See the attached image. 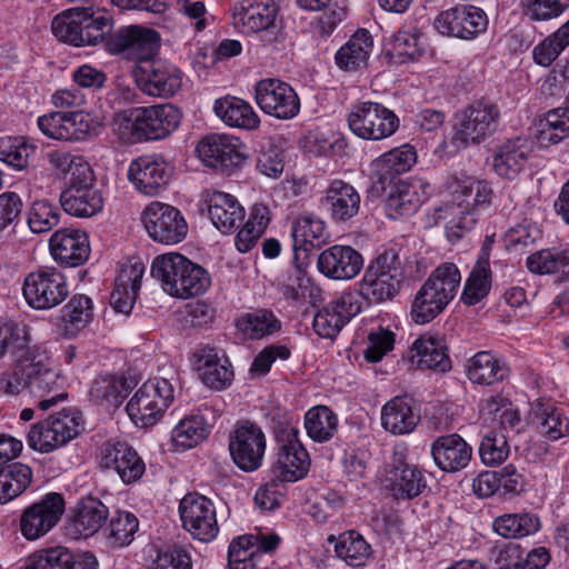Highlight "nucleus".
<instances>
[{
  "mask_svg": "<svg viewBox=\"0 0 569 569\" xmlns=\"http://www.w3.org/2000/svg\"><path fill=\"white\" fill-rule=\"evenodd\" d=\"M180 121L179 109L163 103L117 113L113 124L121 140L136 143L164 139L179 127Z\"/></svg>",
  "mask_w": 569,
  "mask_h": 569,
  "instance_id": "1",
  "label": "nucleus"
},
{
  "mask_svg": "<svg viewBox=\"0 0 569 569\" xmlns=\"http://www.w3.org/2000/svg\"><path fill=\"white\" fill-rule=\"evenodd\" d=\"M151 276L160 282L164 292L179 299L202 295L211 284V278L203 267L177 252L154 258Z\"/></svg>",
  "mask_w": 569,
  "mask_h": 569,
  "instance_id": "2",
  "label": "nucleus"
},
{
  "mask_svg": "<svg viewBox=\"0 0 569 569\" xmlns=\"http://www.w3.org/2000/svg\"><path fill=\"white\" fill-rule=\"evenodd\" d=\"M460 282L461 274L455 263L439 264L416 293L411 305V319L418 325L433 320L456 297Z\"/></svg>",
  "mask_w": 569,
  "mask_h": 569,
  "instance_id": "3",
  "label": "nucleus"
},
{
  "mask_svg": "<svg viewBox=\"0 0 569 569\" xmlns=\"http://www.w3.org/2000/svg\"><path fill=\"white\" fill-rule=\"evenodd\" d=\"M405 270L399 249L387 248L370 261L355 292L369 303L391 300L401 289Z\"/></svg>",
  "mask_w": 569,
  "mask_h": 569,
  "instance_id": "4",
  "label": "nucleus"
},
{
  "mask_svg": "<svg viewBox=\"0 0 569 569\" xmlns=\"http://www.w3.org/2000/svg\"><path fill=\"white\" fill-rule=\"evenodd\" d=\"M278 443L273 476L280 482H295L302 479L310 467V458L299 440V429L291 420L280 422L274 430Z\"/></svg>",
  "mask_w": 569,
  "mask_h": 569,
  "instance_id": "5",
  "label": "nucleus"
},
{
  "mask_svg": "<svg viewBox=\"0 0 569 569\" xmlns=\"http://www.w3.org/2000/svg\"><path fill=\"white\" fill-rule=\"evenodd\" d=\"M174 398L173 385L164 378L146 381L127 403L133 423L144 428L156 425Z\"/></svg>",
  "mask_w": 569,
  "mask_h": 569,
  "instance_id": "6",
  "label": "nucleus"
},
{
  "mask_svg": "<svg viewBox=\"0 0 569 569\" xmlns=\"http://www.w3.org/2000/svg\"><path fill=\"white\" fill-rule=\"evenodd\" d=\"M500 110L489 100H478L457 114L451 143L457 149L480 143L498 128Z\"/></svg>",
  "mask_w": 569,
  "mask_h": 569,
  "instance_id": "7",
  "label": "nucleus"
},
{
  "mask_svg": "<svg viewBox=\"0 0 569 569\" xmlns=\"http://www.w3.org/2000/svg\"><path fill=\"white\" fill-rule=\"evenodd\" d=\"M82 416L76 410H62L31 426L27 441L39 452H51L71 441L82 430Z\"/></svg>",
  "mask_w": 569,
  "mask_h": 569,
  "instance_id": "8",
  "label": "nucleus"
},
{
  "mask_svg": "<svg viewBox=\"0 0 569 569\" xmlns=\"http://www.w3.org/2000/svg\"><path fill=\"white\" fill-rule=\"evenodd\" d=\"M348 127L360 139L379 141L391 137L399 128L397 114L379 102L355 103L348 116Z\"/></svg>",
  "mask_w": 569,
  "mask_h": 569,
  "instance_id": "9",
  "label": "nucleus"
},
{
  "mask_svg": "<svg viewBox=\"0 0 569 569\" xmlns=\"http://www.w3.org/2000/svg\"><path fill=\"white\" fill-rule=\"evenodd\" d=\"M385 490L396 500H411L427 488L420 468L407 462V448L395 446L382 477Z\"/></svg>",
  "mask_w": 569,
  "mask_h": 569,
  "instance_id": "10",
  "label": "nucleus"
},
{
  "mask_svg": "<svg viewBox=\"0 0 569 569\" xmlns=\"http://www.w3.org/2000/svg\"><path fill=\"white\" fill-rule=\"evenodd\" d=\"M22 293L32 309L49 310L66 300L69 286L61 271L52 267H41L26 276Z\"/></svg>",
  "mask_w": 569,
  "mask_h": 569,
  "instance_id": "11",
  "label": "nucleus"
},
{
  "mask_svg": "<svg viewBox=\"0 0 569 569\" xmlns=\"http://www.w3.org/2000/svg\"><path fill=\"white\" fill-rule=\"evenodd\" d=\"M27 388L31 395L40 398L38 407L48 410L58 400L66 398L62 391L66 377L54 367L48 356L32 357L23 365Z\"/></svg>",
  "mask_w": 569,
  "mask_h": 569,
  "instance_id": "12",
  "label": "nucleus"
},
{
  "mask_svg": "<svg viewBox=\"0 0 569 569\" xmlns=\"http://www.w3.org/2000/svg\"><path fill=\"white\" fill-rule=\"evenodd\" d=\"M159 47V33L138 24L120 27L107 39V49L110 53L121 54L137 64L152 59Z\"/></svg>",
  "mask_w": 569,
  "mask_h": 569,
  "instance_id": "13",
  "label": "nucleus"
},
{
  "mask_svg": "<svg viewBox=\"0 0 569 569\" xmlns=\"http://www.w3.org/2000/svg\"><path fill=\"white\" fill-rule=\"evenodd\" d=\"M132 74L141 91L151 97L170 98L182 87V71L170 62L153 58L136 64Z\"/></svg>",
  "mask_w": 569,
  "mask_h": 569,
  "instance_id": "14",
  "label": "nucleus"
},
{
  "mask_svg": "<svg viewBox=\"0 0 569 569\" xmlns=\"http://www.w3.org/2000/svg\"><path fill=\"white\" fill-rule=\"evenodd\" d=\"M183 528L197 540L210 542L219 533L217 510L206 496L189 493L179 505Z\"/></svg>",
  "mask_w": 569,
  "mask_h": 569,
  "instance_id": "15",
  "label": "nucleus"
},
{
  "mask_svg": "<svg viewBox=\"0 0 569 569\" xmlns=\"http://www.w3.org/2000/svg\"><path fill=\"white\" fill-rule=\"evenodd\" d=\"M142 222L148 234L157 242L176 244L188 232V224L182 213L168 203L151 202L142 212Z\"/></svg>",
  "mask_w": 569,
  "mask_h": 569,
  "instance_id": "16",
  "label": "nucleus"
},
{
  "mask_svg": "<svg viewBox=\"0 0 569 569\" xmlns=\"http://www.w3.org/2000/svg\"><path fill=\"white\" fill-rule=\"evenodd\" d=\"M254 98L262 112L280 120H290L300 111L297 92L289 83L279 79L260 80L256 84Z\"/></svg>",
  "mask_w": 569,
  "mask_h": 569,
  "instance_id": "17",
  "label": "nucleus"
},
{
  "mask_svg": "<svg viewBox=\"0 0 569 569\" xmlns=\"http://www.w3.org/2000/svg\"><path fill=\"white\" fill-rule=\"evenodd\" d=\"M433 27L442 36L472 40L487 30L488 18L478 7L459 4L441 11Z\"/></svg>",
  "mask_w": 569,
  "mask_h": 569,
  "instance_id": "18",
  "label": "nucleus"
},
{
  "mask_svg": "<svg viewBox=\"0 0 569 569\" xmlns=\"http://www.w3.org/2000/svg\"><path fill=\"white\" fill-rule=\"evenodd\" d=\"M229 451L233 462L241 470L254 471L262 465L266 436L261 428L252 422L239 423L230 435Z\"/></svg>",
  "mask_w": 569,
  "mask_h": 569,
  "instance_id": "19",
  "label": "nucleus"
},
{
  "mask_svg": "<svg viewBox=\"0 0 569 569\" xmlns=\"http://www.w3.org/2000/svg\"><path fill=\"white\" fill-rule=\"evenodd\" d=\"M99 466L118 475L124 485L136 483L146 472V463L126 441L108 440L100 447Z\"/></svg>",
  "mask_w": 569,
  "mask_h": 569,
  "instance_id": "20",
  "label": "nucleus"
},
{
  "mask_svg": "<svg viewBox=\"0 0 569 569\" xmlns=\"http://www.w3.org/2000/svg\"><path fill=\"white\" fill-rule=\"evenodd\" d=\"M60 203L68 214L79 218L92 217L102 209V196L94 187L92 172L88 167L73 177L70 186L61 192Z\"/></svg>",
  "mask_w": 569,
  "mask_h": 569,
  "instance_id": "21",
  "label": "nucleus"
},
{
  "mask_svg": "<svg viewBox=\"0 0 569 569\" xmlns=\"http://www.w3.org/2000/svg\"><path fill=\"white\" fill-rule=\"evenodd\" d=\"M64 511V499L51 492L24 509L20 517V530L28 540H36L49 532Z\"/></svg>",
  "mask_w": 569,
  "mask_h": 569,
  "instance_id": "22",
  "label": "nucleus"
},
{
  "mask_svg": "<svg viewBox=\"0 0 569 569\" xmlns=\"http://www.w3.org/2000/svg\"><path fill=\"white\" fill-rule=\"evenodd\" d=\"M360 311L359 296L352 291H345L315 315L313 330L321 338L333 339Z\"/></svg>",
  "mask_w": 569,
  "mask_h": 569,
  "instance_id": "23",
  "label": "nucleus"
},
{
  "mask_svg": "<svg viewBox=\"0 0 569 569\" xmlns=\"http://www.w3.org/2000/svg\"><path fill=\"white\" fill-rule=\"evenodd\" d=\"M244 146L238 138L212 133L202 138L196 151L204 164L221 170H232L246 159Z\"/></svg>",
  "mask_w": 569,
  "mask_h": 569,
  "instance_id": "24",
  "label": "nucleus"
},
{
  "mask_svg": "<svg viewBox=\"0 0 569 569\" xmlns=\"http://www.w3.org/2000/svg\"><path fill=\"white\" fill-rule=\"evenodd\" d=\"M40 131L60 141H81L94 130L90 114L83 111L50 112L38 118Z\"/></svg>",
  "mask_w": 569,
  "mask_h": 569,
  "instance_id": "25",
  "label": "nucleus"
},
{
  "mask_svg": "<svg viewBox=\"0 0 569 569\" xmlns=\"http://www.w3.org/2000/svg\"><path fill=\"white\" fill-rule=\"evenodd\" d=\"M317 267L327 278L350 280L362 269L363 259L352 247L336 244L319 254Z\"/></svg>",
  "mask_w": 569,
  "mask_h": 569,
  "instance_id": "26",
  "label": "nucleus"
},
{
  "mask_svg": "<svg viewBox=\"0 0 569 569\" xmlns=\"http://www.w3.org/2000/svg\"><path fill=\"white\" fill-rule=\"evenodd\" d=\"M49 248L56 261L69 267L82 264L90 254L88 234L78 229L57 230L50 238Z\"/></svg>",
  "mask_w": 569,
  "mask_h": 569,
  "instance_id": "27",
  "label": "nucleus"
},
{
  "mask_svg": "<svg viewBox=\"0 0 569 569\" xmlns=\"http://www.w3.org/2000/svg\"><path fill=\"white\" fill-rule=\"evenodd\" d=\"M128 178L141 193L156 196L167 184L169 173L162 158L142 156L130 163Z\"/></svg>",
  "mask_w": 569,
  "mask_h": 569,
  "instance_id": "28",
  "label": "nucleus"
},
{
  "mask_svg": "<svg viewBox=\"0 0 569 569\" xmlns=\"http://www.w3.org/2000/svg\"><path fill=\"white\" fill-rule=\"evenodd\" d=\"M436 466L445 472H457L466 468L472 457L471 446L458 433L438 437L431 445Z\"/></svg>",
  "mask_w": 569,
  "mask_h": 569,
  "instance_id": "29",
  "label": "nucleus"
},
{
  "mask_svg": "<svg viewBox=\"0 0 569 569\" xmlns=\"http://www.w3.org/2000/svg\"><path fill=\"white\" fill-rule=\"evenodd\" d=\"M198 372L202 382L211 389L221 390L231 383L233 371L222 350L201 347L194 352Z\"/></svg>",
  "mask_w": 569,
  "mask_h": 569,
  "instance_id": "30",
  "label": "nucleus"
},
{
  "mask_svg": "<svg viewBox=\"0 0 569 569\" xmlns=\"http://www.w3.org/2000/svg\"><path fill=\"white\" fill-rule=\"evenodd\" d=\"M144 270V264L140 261L121 264L110 296V303L117 312L127 315L132 310Z\"/></svg>",
  "mask_w": 569,
  "mask_h": 569,
  "instance_id": "31",
  "label": "nucleus"
},
{
  "mask_svg": "<svg viewBox=\"0 0 569 569\" xmlns=\"http://www.w3.org/2000/svg\"><path fill=\"white\" fill-rule=\"evenodd\" d=\"M451 200L449 203L482 214L491 206L493 190L488 182L472 177L455 179L450 184Z\"/></svg>",
  "mask_w": 569,
  "mask_h": 569,
  "instance_id": "32",
  "label": "nucleus"
},
{
  "mask_svg": "<svg viewBox=\"0 0 569 569\" xmlns=\"http://www.w3.org/2000/svg\"><path fill=\"white\" fill-rule=\"evenodd\" d=\"M360 202L361 198L356 188L340 179L330 182L322 198V206L336 222H346L356 217Z\"/></svg>",
  "mask_w": 569,
  "mask_h": 569,
  "instance_id": "33",
  "label": "nucleus"
},
{
  "mask_svg": "<svg viewBox=\"0 0 569 569\" xmlns=\"http://www.w3.org/2000/svg\"><path fill=\"white\" fill-rule=\"evenodd\" d=\"M279 7L276 0H239L233 7L234 26L252 32L273 27Z\"/></svg>",
  "mask_w": 569,
  "mask_h": 569,
  "instance_id": "34",
  "label": "nucleus"
},
{
  "mask_svg": "<svg viewBox=\"0 0 569 569\" xmlns=\"http://www.w3.org/2000/svg\"><path fill=\"white\" fill-rule=\"evenodd\" d=\"M204 201L213 226L222 233L234 231L244 219V208L230 193L213 190Z\"/></svg>",
  "mask_w": 569,
  "mask_h": 569,
  "instance_id": "35",
  "label": "nucleus"
},
{
  "mask_svg": "<svg viewBox=\"0 0 569 569\" xmlns=\"http://www.w3.org/2000/svg\"><path fill=\"white\" fill-rule=\"evenodd\" d=\"M108 516V507L100 500L92 497L83 498L77 505L68 523V535L73 539L91 537L103 526Z\"/></svg>",
  "mask_w": 569,
  "mask_h": 569,
  "instance_id": "36",
  "label": "nucleus"
},
{
  "mask_svg": "<svg viewBox=\"0 0 569 569\" xmlns=\"http://www.w3.org/2000/svg\"><path fill=\"white\" fill-rule=\"evenodd\" d=\"M529 154L530 148L526 139L507 140L493 151V170L498 176L512 180L523 170Z\"/></svg>",
  "mask_w": 569,
  "mask_h": 569,
  "instance_id": "37",
  "label": "nucleus"
},
{
  "mask_svg": "<svg viewBox=\"0 0 569 569\" xmlns=\"http://www.w3.org/2000/svg\"><path fill=\"white\" fill-rule=\"evenodd\" d=\"M510 369L503 358L491 351H479L468 360V379L477 385L492 386L509 377Z\"/></svg>",
  "mask_w": 569,
  "mask_h": 569,
  "instance_id": "38",
  "label": "nucleus"
},
{
  "mask_svg": "<svg viewBox=\"0 0 569 569\" xmlns=\"http://www.w3.org/2000/svg\"><path fill=\"white\" fill-rule=\"evenodd\" d=\"M420 421V415L412 407V400L407 397L390 399L381 410L382 427L393 435H408Z\"/></svg>",
  "mask_w": 569,
  "mask_h": 569,
  "instance_id": "39",
  "label": "nucleus"
},
{
  "mask_svg": "<svg viewBox=\"0 0 569 569\" xmlns=\"http://www.w3.org/2000/svg\"><path fill=\"white\" fill-rule=\"evenodd\" d=\"M426 200L422 186L399 181L386 199V213L391 219H399L413 214Z\"/></svg>",
  "mask_w": 569,
  "mask_h": 569,
  "instance_id": "40",
  "label": "nucleus"
},
{
  "mask_svg": "<svg viewBox=\"0 0 569 569\" xmlns=\"http://www.w3.org/2000/svg\"><path fill=\"white\" fill-rule=\"evenodd\" d=\"M291 236L295 260H300L301 254H303L305 259L308 257L311 248L318 247L326 241L325 222L311 214L300 216L292 224Z\"/></svg>",
  "mask_w": 569,
  "mask_h": 569,
  "instance_id": "41",
  "label": "nucleus"
},
{
  "mask_svg": "<svg viewBox=\"0 0 569 569\" xmlns=\"http://www.w3.org/2000/svg\"><path fill=\"white\" fill-rule=\"evenodd\" d=\"M216 114L228 126L246 130H254L260 124L259 116L244 100L226 97L214 102Z\"/></svg>",
  "mask_w": 569,
  "mask_h": 569,
  "instance_id": "42",
  "label": "nucleus"
},
{
  "mask_svg": "<svg viewBox=\"0 0 569 569\" xmlns=\"http://www.w3.org/2000/svg\"><path fill=\"white\" fill-rule=\"evenodd\" d=\"M417 161L412 146L403 144L381 154L375 160L376 174L380 182L392 181L397 176L408 172Z\"/></svg>",
  "mask_w": 569,
  "mask_h": 569,
  "instance_id": "43",
  "label": "nucleus"
},
{
  "mask_svg": "<svg viewBox=\"0 0 569 569\" xmlns=\"http://www.w3.org/2000/svg\"><path fill=\"white\" fill-rule=\"evenodd\" d=\"M372 47L373 40L369 31L359 29L337 51L336 63L343 70H357L366 66Z\"/></svg>",
  "mask_w": 569,
  "mask_h": 569,
  "instance_id": "44",
  "label": "nucleus"
},
{
  "mask_svg": "<svg viewBox=\"0 0 569 569\" xmlns=\"http://www.w3.org/2000/svg\"><path fill=\"white\" fill-rule=\"evenodd\" d=\"M130 385L122 376L103 373L99 375L91 385V400L106 408L119 407L128 396Z\"/></svg>",
  "mask_w": 569,
  "mask_h": 569,
  "instance_id": "45",
  "label": "nucleus"
},
{
  "mask_svg": "<svg viewBox=\"0 0 569 569\" xmlns=\"http://www.w3.org/2000/svg\"><path fill=\"white\" fill-rule=\"evenodd\" d=\"M529 271L538 274H558L561 281H569V246L563 249H545L527 258Z\"/></svg>",
  "mask_w": 569,
  "mask_h": 569,
  "instance_id": "46",
  "label": "nucleus"
},
{
  "mask_svg": "<svg viewBox=\"0 0 569 569\" xmlns=\"http://www.w3.org/2000/svg\"><path fill=\"white\" fill-rule=\"evenodd\" d=\"M411 358H417L418 366L425 369L447 371L451 368L447 347L440 338L420 337L411 348Z\"/></svg>",
  "mask_w": 569,
  "mask_h": 569,
  "instance_id": "47",
  "label": "nucleus"
},
{
  "mask_svg": "<svg viewBox=\"0 0 569 569\" xmlns=\"http://www.w3.org/2000/svg\"><path fill=\"white\" fill-rule=\"evenodd\" d=\"M328 542H333L337 557L352 567L363 566L371 556L370 545L355 530L346 531L337 538L329 536Z\"/></svg>",
  "mask_w": 569,
  "mask_h": 569,
  "instance_id": "48",
  "label": "nucleus"
},
{
  "mask_svg": "<svg viewBox=\"0 0 569 569\" xmlns=\"http://www.w3.org/2000/svg\"><path fill=\"white\" fill-rule=\"evenodd\" d=\"M210 432V426L203 416L191 415L173 428L171 439L177 450H187L203 441Z\"/></svg>",
  "mask_w": 569,
  "mask_h": 569,
  "instance_id": "49",
  "label": "nucleus"
},
{
  "mask_svg": "<svg viewBox=\"0 0 569 569\" xmlns=\"http://www.w3.org/2000/svg\"><path fill=\"white\" fill-rule=\"evenodd\" d=\"M439 213L440 218L447 219L446 234L450 242H457L470 233L481 216L452 203H447Z\"/></svg>",
  "mask_w": 569,
  "mask_h": 569,
  "instance_id": "50",
  "label": "nucleus"
},
{
  "mask_svg": "<svg viewBox=\"0 0 569 569\" xmlns=\"http://www.w3.org/2000/svg\"><path fill=\"white\" fill-rule=\"evenodd\" d=\"M492 527L503 538H521L536 533L540 529V520L529 512L505 513L493 520Z\"/></svg>",
  "mask_w": 569,
  "mask_h": 569,
  "instance_id": "51",
  "label": "nucleus"
},
{
  "mask_svg": "<svg viewBox=\"0 0 569 569\" xmlns=\"http://www.w3.org/2000/svg\"><path fill=\"white\" fill-rule=\"evenodd\" d=\"M490 278L489 260L481 257L465 283L461 301L468 306L479 303L489 293L491 287Z\"/></svg>",
  "mask_w": 569,
  "mask_h": 569,
  "instance_id": "52",
  "label": "nucleus"
},
{
  "mask_svg": "<svg viewBox=\"0 0 569 569\" xmlns=\"http://www.w3.org/2000/svg\"><path fill=\"white\" fill-rule=\"evenodd\" d=\"M337 416L326 406L313 407L305 416L307 433L318 442L331 439L337 431Z\"/></svg>",
  "mask_w": 569,
  "mask_h": 569,
  "instance_id": "53",
  "label": "nucleus"
},
{
  "mask_svg": "<svg viewBox=\"0 0 569 569\" xmlns=\"http://www.w3.org/2000/svg\"><path fill=\"white\" fill-rule=\"evenodd\" d=\"M81 7H76L53 18L51 29L54 37L74 47H83Z\"/></svg>",
  "mask_w": 569,
  "mask_h": 569,
  "instance_id": "54",
  "label": "nucleus"
},
{
  "mask_svg": "<svg viewBox=\"0 0 569 569\" xmlns=\"http://www.w3.org/2000/svg\"><path fill=\"white\" fill-rule=\"evenodd\" d=\"M569 137V108L548 111L540 124L538 140L542 146L557 144Z\"/></svg>",
  "mask_w": 569,
  "mask_h": 569,
  "instance_id": "55",
  "label": "nucleus"
},
{
  "mask_svg": "<svg viewBox=\"0 0 569 569\" xmlns=\"http://www.w3.org/2000/svg\"><path fill=\"white\" fill-rule=\"evenodd\" d=\"M261 560L254 548V536L243 535L234 538L228 549L229 569H256Z\"/></svg>",
  "mask_w": 569,
  "mask_h": 569,
  "instance_id": "56",
  "label": "nucleus"
},
{
  "mask_svg": "<svg viewBox=\"0 0 569 569\" xmlns=\"http://www.w3.org/2000/svg\"><path fill=\"white\" fill-rule=\"evenodd\" d=\"M237 327L248 338L260 339L278 331L280 321L271 311L257 310L239 318Z\"/></svg>",
  "mask_w": 569,
  "mask_h": 569,
  "instance_id": "57",
  "label": "nucleus"
},
{
  "mask_svg": "<svg viewBox=\"0 0 569 569\" xmlns=\"http://www.w3.org/2000/svg\"><path fill=\"white\" fill-rule=\"evenodd\" d=\"M36 147L23 137H4L0 139V160L17 170L28 167Z\"/></svg>",
  "mask_w": 569,
  "mask_h": 569,
  "instance_id": "58",
  "label": "nucleus"
},
{
  "mask_svg": "<svg viewBox=\"0 0 569 569\" xmlns=\"http://www.w3.org/2000/svg\"><path fill=\"white\" fill-rule=\"evenodd\" d=\"M81 12L83 44L94 46L111 31V18L104 12L93 11L91 7H81Z\"/></svg>",
  "mask_w": 569,
  "mask_h": 569,
  "instance_id": "59",
  "label": "nucleus"
},
{
  "mask_svg": "<svg viewBox=\"0 0 569 569\" xmlns=\"http://www.w3.org/2000/svg\"><path fill=\"white\" fill-rule=\"evenodd\" d=\"M139 520L129 511H119L109 522V542L112 547H124L133 541L138 531Z\"/></svg>",
  "mask_w": 569,
  "mask_h": 569,
  "instance_id": "60",
  "label": "nucleus"
},
{
  "mask_svg": "<svg viewBox=\"0 0 569 569\" xmlns=\"http://www.w3.org/2000/svg\"><path fill=\"white\" fill-rule=\"evenodd\" d=\"M60 211L47 200L34 201L28 212V226L33 233L51 230L59 223Z\"/></svg>",
  "mask_w": 569,
  "mask_h": 569,
  "instance_id": "61",
  "label": "nucleus"
},
{
  "mask_svg": "<svg viewBox=\"0 0 569 569\" xmlns=\"http://www.w3.org/2000/svg\"><path fill=\"white\" fill-rule=\"evenodd\" d=\"M293 263L281 282L280 290L286 299L299 301L311 292L312 283L303 270V262L293 259Z\"/></svg>",
  "mask_w": 569,
  "mask_h": 569,
  "instance_id": "62",
  "label": "nucleus"
},
{
  "mask_svg": "<svg viewBox=\"0 0 569 569\" xmlns=\"http://www.w3.org/2000/svg\"><path fill=\"white\" fill-rule=\"evenodd\" d=\"M62 319L74 330L84 328L92 319V301L84 295L73 296L62 308Z\"/></svg>",
  "mask_w": 569,
  "mask_h": 569,
  "instance_id": "63",
  "label": "nucleus"
},
{
  "mask_svg": "<svg viewBox=\"0 0 569 569\" xmlns=\"http://www.w3.org/2000/svg\"><path fill=\"white\" fill-rule=\"evenodd\" d=\"M393 52L405 60H415L422 52L420 33L416 28H401L391 38Z\"/></svg>",
  "mask_w": 569,
  "mask_h": 569,
  "instance_id": "64",
  "label": "nucleus"
}]
</instances>
